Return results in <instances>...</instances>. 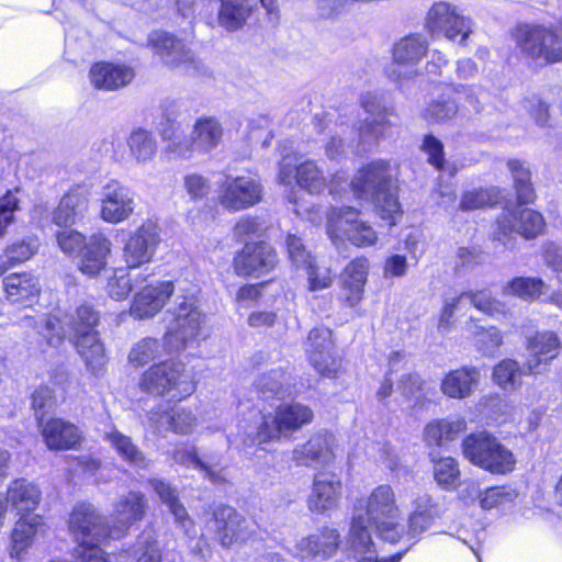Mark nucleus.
Instances as JSON below:
<instances>
[{"mask_svg": "<svg viewBox=\"0 0 562 562\" xmlns=\"http://www.w3.org/2000/svg\"><path fill=\"white\" fill-rule=\"evenodd\" d=\"M355 194L371 201L381 218L394 224V216L400 213V203L395 195V184L389 162L375 160L368 164L351 182Z\"/></svg>", "mask_w": 562, "mask_h": 562, "instance_id": "1", "label": "nucleus"}, {"mask_svg": "<svg viewBox=\"0 0 562 562\" xmlns=\"http://www.w3.org/2000/svg\"><path fill=\"white\" fill-rule=\"evenodd\" d=\"M98 323L99 315L89 305L79 306L76 314L66 323L77 352L92 374H97L106 362L104 346L95 330Z\"/></svg>", "mask_w": 562, "mask_h": 562, "instance_id": "2", "label": "nucleus"}, {"mask_svg": "<svg viewBox=\"0 0 562 562\" xmlns=\"http://www.w3.org/2000/svg\"><path fill=\"white\" fill-rule=\"evenodd\" d=\"M171 314L173 318L164 337V348L168 353L182 350L193 342L201 335L205 318L194 295L177 297Z\"/></svg>", "mask_w": 562, "mask_h": 562, "instance_id": "3", "label": "nucleus"}, {"mask_svg": "<svg viewBox=\"0 0 562 562\" xmlns=\"http://www.w3.org/2000/svg\"><path fill=\"white\" fill-rule=\"evenodd\" d=\"M462 449L465 459L491 473L505 474L515 468L516 460L513 452L486 431L465 437Z\"/></svg>", "mask_w": 562, "mask_h": 562, "instance_id": "4", "label": "nucleus"}, {"mask_svg": "<svg viewBox=\"0 0 562 562\" xmlns=\"http://www.w3.org/2000/svg\"><path fill=\"white\" fill-rule=\"evenodd\" d=\"M357 516L366 519L367 530L373 526L384 541L395 543L403 536V527L395 521L400 510L390 485L374 488L366 502V514H356L353 518Z\"/></svg>", "mask_w": 562, "mask_h": 562, "instance_id": "5", "label": "nucleus"}, {"mask_svg": "<svg viewBox=\"0 0 562 562\" xmlns=\"http://www.w3.org/2000/svg\"><path fill=\"white\" fill-rule=\"evenodd\" d=\"M514 36L521 53L532 60L544 65L562 61V38L551 26L520 24Z\"/></svg>", "mask_w": 562, "mask_h": 562, "instance_id": "6", "label": "nucleus"}, {"mask_svg": "<svg viewBox=\"0 0 562 562\" xmlns=\"http://www.w3.org/2000/svg\"><path fill=\"white\" fill-rule=\"evenodd\" d=\"M313 418L314 413L307 405L301 403L280 405L274 414L262 416L257 428V439L260 443L289 439L293 432L311 424Z\"/></svg>", "mask_w": 562, "mask_h": 562, "instance_id": "7", "label": "nucleus"}, {"mask_svg": "<svg viewBox=\"0 0 562 562\" xmlns=\"http://www.w3.org/2000/svg\"><path fill=\"white\" fill-rule=\"evenodd\" d=\"M427 49L426 41L418 34L401 38L393 47V63L385 69L387 78L398 87L414 79L419 74L417 65Z\"/></svg>", "mask_w": 562, "mask_h": 562, "instance_id": "8", "label": "nucleus"}, {"mask_svg": "<svg viewBox=\"0 0 562 562\" xmlns=\"http://www.w3.org/2000/svg\"><path fill=\"white\" fill-rule=\"evenodd\" d=\"M68 526L78 544L102 543L113 538L112 526L106 518L88 503H79L74 507Z\"/></svg>", "mask_w": 562, "mask_h": 562, "instance_id": "9", "label": "nucleus"}, {"mask_svg": "<svg viewBox=\"0 0 562 562\" xmlns=\"http://www.w3.org/2000/svg\"><path fill=\"white\" fill-rule=\"evenodd\" d=\"M327 231L337 247L344 239L358 247L374 245L378 239L375 231L368 223L359 220L358 212L352 207L344 210L336 220L331 221Z\"/></svg>", "mask_w": 562, "mask_h": 562, "instance_id": "10", "label": "nucleus"}, {"mask_svg": "<svg viewBox=\"0 0 562 562\" xmlns=\"http://www.w3.org/2000/svg\"><path fill=\"white\" fill-rule=\"evenodd\" d=\"M210 522L213 524L217 540L224 548L245 542L256 533L254 524L231 506L216 507Z\"/></svg>", "mask_w": 562, "mask_h": 562, "instance_id": "11", "label": "nucleus"}, {"mask_svg": "<svg viewBox=\"0 0 562 562\" xmlns=\"http://www.w3.org/2000/svg\"><path fill=\"white\" fill-rule=\"evenodd\" d=\"M262 198L261 184L249 177H226L220 190V204L231 212L258 204Z\"/></svg>", "mask_w": 562, "mask_h": 562, "instance_id": "12", "label": "nucleus"}, {"mask_svg": "<svg viewBox=\"0 0 562 562\" xmlns=\"http://www.w3.org/2000/svg\"><path fill=\"white\" fill-rule=\"evenodd\" d=\"M426 27L432 36L443 35L451 41L460 37V43H463L471 32L465 19L447 2L432 4L426 19Z\"/></svg>", "mask_w": 562, "mask_h": 562, "instance_id": "13", "label": "nucleus"}, {"mask_svg": "<svg viewBox=\"0 0 562 562\" xmlns=\"http://www.w3.org/2000/svg\"><path fill=\"white\" fill-rule=\"evenodd\" d=\"M544 221L539 212L531 209L515 210L498 216L494 239L506 243L513 233L526 239L537 237L543 229Z\"/></svg>", "mask_w": 562, "mask_h": 562, "instance_id": "14", "label": "nucleus"}, {"mask_svg": "<svg viewBox=\"0 0 562 562\" xmlns=\"http://www.w3.org/2000/svg\"><path fill=\"white\" fill-rule=\"evenodd\" d=\"M277 265L274 249L265 241L247 243L234 258V269L238 276L260 277Z\"/></svg>", "mask_w": 562, "mask_h": 562, "instance_id": "15", "label": "nucleus"}, {"mask_svg": "<svg viewBox=\"0 0 562 562\" xmlns=\"http://www.w3.org/2000/svg\"><path fill=\"white\" fill-rule=\"evenodd\" d=\"M136 203L134 192L116 182L108 183L102 191L101 218L111 224L126 221L134 213Z\"/></svg>", "mask_w": 562, "mask_h": 562, "instance_id": "16", "label": "nucleus"}, {"mask_svg": "<svg viewBox=\"0 0 562 562\" xmlns=\"http://www.w3.org/2000/svg\"><path fill=\"white\" fill-rule=\"evenodd\" d=\"M160 241L158 227L153 222L144 223L126 241L123 257L130 270L151 260Z\"/></svg>", "mask_w": 562, "mask_h": 562, "instance_id": "17", "label": "nucleus"}, {"mask_svg": "<svg viewBox=\"0 0 562 562\" xmlns=\"http://www.w3.org/2000/svg\"><path fill=\"white\" fill-rule=\"evenodd\" d=\"M184 366L181 362L168 360L156 363L146 370L140 379V389L149 394L165 395L176 390L181 383Z\"/></svg>", "mask_w": 562, "mask_h": 562, "instance_id": "18", "label": "nucleus"}, {"mask_svg": "<svg viewBox=\"0 0 562 562\" xmlns=\"http://www.w3.org/2000/svg\"><path fill=\"white\" fill-rule=\"evenodd\" d=\"M341 493V477L334 472L319 471L314 475L307 507L313 513L331 510L338 507Z\"/></svg>", "mask_w": 562, "mask_h": 562, "instance_id": "19", "label": "nucleus"}, {"mask_svg": "<svg viewBox=\"0 0 562 562\" xmlns=\"http://www.w3.org/2000/svg\"><path fill=\"white\" fill-rule=\"evenodd\" d=\"M149 42L168 67L181 68L186 74L196 69L192 52L181 40L166 32H154Z\"/></svg>", "mask_w": 562, "mask_h": 562, "instance_id": "20", "label": "nucleus"}, {"mask_svg": "<svg viewBox=\"0 0 562 562\" xmlns=\"http://www.w3.org/2000/svg\"><path fill=\"white\" fill-rule=\"evenodd\" d=\"M177 112L175 102H167L164 105V117L167 123L159 132L166 143L165 153L170 159H191L196 148L191 136L187 137L179 133V125L176 123Z\"/></svg>", "mask_w": 562, "mask_h": 562, "instance_id": "21", "label": "nucleus"}, {"mask_svg": "<svg viewBox=\"0 0 562 562\" xmlns=\"http://www.w3.org/2000/svg\"><path fill=\"white\" fill-rule=\"evenodd\" d=\"M331 330L326 327L312 329L307 337V352L312 366L324 376H334L339 364L331 356Z\"/></svg>", "mask_w": 562, "mask_h": 562, "instance_id": "22", "label": "nucleus"}, {"mask_svg": "<svg viewBox=\"0 0 562 562\" xmlns=\"http://www.w3.org/2000/svg\"><path fill=\"white\" fill-rule=\"evenodd\" d=\"M112 252V241L103 233H93L88 237L86 247L78 256V270L89 278L98 277L105 270Z\"/></svg>", "mask_w": 562, "mask_h": 562, "instance_id": "23", "label": "nucleus"}, {"mask_svg": "<svg viewBox=\"0 0 562 562\" xmlns=\"http://www.w3.org/2000/svg\"><path fill=\"white\" fill-rule=\"evenodd\" d=\"M334 436L328 432H317L303 445L292 450V460L297 467L328 464L334 459Z\"/></svg>", "mask_w": 562, "mask_h": 562, "instance_id": "24", "label": "nucleus"}, {"mask_svg": "<svg viewBox=\"0 0 562 562\" xmlns=\"http://www.w3.org/2000/svg\"><path fill=\"white\" fill-rule=\"evenodd\" d=\"M173 290V283L170 281L145 285L136 294L131 314L137 319L153 317L164 307Z\"/></svg>", "mask_w": 562, "mask_h": 562, "instance_id": "25", "label": "nucleus"}, {"mask_svg": "<svg viewBox=\"0 0 562 562\" xmlns=\"http://www.w3.org/2000/svg\"><path fill=\"white\" fill-rule=\"evenodd\" d=\"M147 502L140 492H128L121 497L114 509L113 538H121L128 528L145 516Z\"/></svg>", "mask_w": 562, "mask_h": 562, "instance_id": "26", "label": "nucleus"}, {"mask_svg": "<svg viewBox=\"0 0 562 562\" xmlns=\"http://www.w3.org/2000/svg\"><path fill=\"white\" fill-rule=\"evenodd\" d=\"M88 190L75 186L63 195L57 207L54 210L52 220L58 226H71L80 221L89 206Z\"/></svg>", "mask_w": 562, "mask_h": 562, "instance_id": "27", "label": "nucleus"}, {"mask_svg": "<svg viewBox=\"0 0 562 562\" xmlns=\"http://www.w3.org/2000/svg\"><path fill=\"white\" fill-rule=\"evenodd\" d=\"M560 340L553 331L537 333L527 340L528 360L526 368L528 373L538 374L541 372V366L558 356Z\"/></svg>", "mask_w": 562, "mask_h": 562, "instance_id": "28", "label": "nucleus"}, {"mask_svg": "<svg viewBox=\"0 0 562 562\" xmlns=\"http://www.w3.org/2000/svg\"><path fill=\"white\" fill-rule=\"evenodd\" d=\"M339 544L336 529L324 528L319 533L301 539L296 550L303 560H327L334 555Z\"/></svg>", "mask_w": 562, "mask_h": 562, "instance_id": "29", "label": "nucleus"}, {"mask_svg": "<svg viewBox=\"0 0 562 562\" xmlns=\"http://www.w3.org/2000/svg\"><path fill=\"white\" fill-rule=\"evenodd\" d=\"M135 74L131 67L110 63H97L90 69L92 85L102 90H116L128 85Z\"/></svg>", "mask_w": 562, "mask_h": 562, "instance_id": "30", "label": "nucleus"}, {"mask_svg": "<svg viewBox=\"0 0 562 562\" xmlns=\"http://www.w3.org/2000/svg\"><path fill=\"white\" fill-rule=\"evenodd\" d=\"M480 371L474 367H462L450 371L441 381L442 393L450 397L462 400L469 397L480 381Z\"/></svg>", "mask_w": 562, "mask_h": 562, "instance_id": "31", "label": "nucleus"}, {"mask_svg": "<svg viewBox=\"0 0 562 562\" xmlns=\"http://www.w3.org/2000/svg\"><path fill=\"white\" fill-rule=\"evenodd\" d=\"M176 459L180 462H188L193 468L203 471L204 476L214 484L227 482V464L224 458L218 453H204L200 457L195 450L188 452H177Z\"/></svg>", "mask_w": 562, "mask_h": 562, "instance_id": "32", "label": "nucleus"}, {"mask_svg": "<svg viewBox=\"0 0 562 562\" xmlns=\"http://www.w3.org/2000/svg\"><path fill=\"white\" fill-rule=\"evenodd\" d=\"M361 104L370 117H366L360 127L359 136L362 142L372 143L383 135L387 120L385 109L381 106L376 97L370 92L361 98Z\"/></svg>", "mask_w": 562, "mask_h": 562, "instance_id": "33", "label": "nucleus"}, {"mask_svg": "<svg viewBox=\"0 0 562 562\" xmlns=\"http://www.w3.org/2000/svg\"><path fill=\"white\" fill-rule=\"evenodd\" d=\"M350 548L358 554L363 555L358 562H398L401 555H393L389 559L379 560L370 530H367L366 519L362 516L352 518L349 532Z\"/></svg>", "mask_w": 562, "mask_h": 562, "instance_id": "34", "label": "nucleus"}, {"mask_svg": "<svg viewBox=\"0 0 562 562\" xmlns=\"http://www.w3.org/2000/svg\"><path fill=\"white\" fill-rule=\"evenodd\" d=\"M42 499V493L36 485L24 479L10 483L7 490V502L19 515H31Z\"/></svg>", "mask_w": 562, "mask_h": 562, "instance_id": "35", "label": "nucleus"}, {"mask_svg": "<svg viewBox=\"0 0 562 562\" xmlns=\"http://www.w3.org/2000/svg\"><path fill=\"white\" fill-rule=\"evenodd\" d=\"M42 436L50 450H67L74 448L80 440L78 428L63 419H50L42 424Z\"/></svg>", "mask_w": 562, "mask_h": 562, "instance_id": "36", "label": "nucleus"}, {"mask_svg": "<svg viewBox=\"0 0 562 562\" xmlns=\"http://www.w3.org/2000/svg\"><path fill=\"white\" fill-rule=\"evenodd\" d=\"M148 485L159 496L162 504H165L169 512L175 517L176 524H178L187 535L193 530V521L189 517L186 507L179 501L178 492L169 483L159 479H149Z\"/></svg>", "mask_w": 562, "mask_h": 562, "instance_id": "37", "label": "nucleus"}, {"mask_svg": "<svg viewBox=\"0 0 562 562\" xmlns=\"http://www.w3.org/2000/svg\"><path fill=\"white\" fill-rule=\"evenodd\" d=\"M367 274L368 260L364 258H357L346 267L344 273V295L345 301L350 307L357 306L362 300Z\"/></svg>", "mask_w": 562, "mask_h": 562, "instance_id": "38", "label": "nucleus"}, {"mask_svg": "<svg viewBox=\"0 0 562 562\" xmlns=\"http://www.w3.org/2000/svg\"><path fill=\"white\" fill-rule=\"evenodd\" d=\"M7 300L11 304L31 305L38 295L40 288L36 281L27 274H10L3 279Z\"/></svg>", "mask_w": 562, "mask_h": 562, "instance_id": "39", "label": "nucleus"}, {"mask_svg": "<svg viewBox=\"0 0 562 562\" xmlns=\"http://www.w3.org/2000/svg\"><path fill=\"white\" fill-rule=\"evenodd\" d=\"M150 419L157 425L158 429L172 430L178 434L190 432L196 422L191 411L181 407L153 412Z\"/></svg>", "mask_w": 562, "mask_h": 562, "instance_id": "40", "label": "nucleus"}, {"mask_svg": "<svg viewBox=\"0 0 562 562\" xmlns=\"http://www.w3.org/2000/svg\"><path fill=\"white\" fill-rule=\"evenodd\" d=\"M196 153L206 154L218 146L223 137L221 124L213 117L198 120L191 133Z\"/></svg>", "mask_w": 562, "mask_h": 562, "instance_id": "41", "label": "nucleus"}, {"mask_svg": "<svg viewBox=\"0 0 562 562\" xmlns=\"http://www.w3.org/2000/svg\"><path fill=\"white\" fill-rule=\"evenodd\" d=\"M44 529L45 526L42 516H21L12 531V552L20 558L21 553L32 544L34 537L38 533H43Z\"/></svg>", "mask_w": 562, "mask_h": 562, "instance_id": "42", "label": "nucleus"}, {"mask_svg": "<svg viewBox=\"0 0 562 562\" xmlns=\"http://www.w3.org/2000/svg\"><path fill=\"white\" fill-rule=\"evenodd\" d=\"M438 515L436 505L428 494H423L415 499V508L408 518L407 535L414 539L426 531Z\"/></svg>", "mask_w": 562, "mask_h": 562, "instance_id": "43", "label": "nucleus"}, {"mask_svg": "<svg viewBox=\"0 0 562 562\" xmlns=\"http://www.w3.org/2000/svg\"><path fill=\"white\" fill-rule=\"evenodd\" d=\"M252 11L249 0H221L218 24L229 32L244 26Z\"/></svg>", "mask_w": 562, "mask_h": 562, "instance_id": "44", "label": "nucleus"}, {"mask_svg": "<svg viewBox=\"0 0 562 562\" xmlns=\"http://www.w3.org/2000/svg\"><path fill=\"white\" fill-rule=\"evenodd\" d=\"M127 146L131 156L137 164L145 165L153 160L157 153V140L150 131L142 127L134 128L128 138Z\"/></svg>", "mask_w": 562, "mask_h": 562, "instance_id": "45", "label": "nucleus"}, {"mask_svg": "<svg viewBox=\"0 0 562 562\" xmlns=\"http://www.w3.org/2000/svg\"><path fill=\"white\" fill-rule=\"evenodd\" d=\"M512 173L514 188L519 204L532 203L536 199V192L531 182V172L525 162L512 159L507 162Z\"/></svg>", "mask_w": 562, "mask_h": 562, "instance_id": "46", "label": "nucleus"}, {"mask_svg": "<svg viewBox=\"0 0 562 562\" xmlns=\"http://www.w3.org/2000/svg\"><path fill=\"white\" fill-rule=\"evenodd\" d=\"M106 439L116 452L130 464L146 469L150 461L145 454L138 449L132 439L120 431H111L106 434Z\"/></svg>", "mask_w": 562, "mask_h": 562, "instance_id": "47", "label": "nucleus"}, {"mask_svg": "<svg viewBox=\"0 0 562 562\" xmlns=\"http://www.w3.org/2000/svg\"><path fill=\"white\" fill-rule=\"evenodd\" d=\"M464 429L465 423L463 420H434L425 428V439L429 445L441 446L454 440Z\"/></svg>", "mask_w": 562, "mask_h": 562, "instance_id": "48", "label": "nucleus"}, {"mask_svg": "<svg viewBox=\"0 0 562 562\" xmlns=\"http://www.w3.org/2000/svg\"><path fill=\"white\" fill-rule=\"evenodd\" d=\"M132 557L135 562H162V550L154 530L145 529L136 538Z\"/></svg>", "mask_w": 562, "mask_h": 562, "instance_id": "49", "label": "nucleus"}, {"mask_svg": "<svg viewBox=\"0 0 562 562\" xmlns=\"http://www.w3.org/2000/svg\"><path fill=\"white\" fill-rule=\"evenodd\" d=\"M40 243L35 237H26L9 245L1 259L2 270L22 263L32 258L38 250Z\"/></svg>", "mask_w": 562, "mask_h": 562, "instance_id": "50", "label": "nucleus"}, {"mask_svg": "<svg viewBox=\"0 0 562 562\" xmlns=\"http://www.w3.org/2000/svg\"><path fill=\"white\" fill-rule=\"evenodd\" d=\"M288 376L281 369L262 373L256 381V387L265 400L283 397L289 392Z\"/></svg>", "mask_w": 562, "mask_h": 562, "instance_id": "51", "label": "nucleus"}, {"mask_svg": "<svg viewBox=\"0 0 562 562\" xmlns=\"http://www.w3.org/2000/svg\"><path fill=\"white\" fill-rule=\"evenodd\" d=\"M295 170L297 184L310 193H319L326 188L324 172L314 161L306 160L300 164Z\"/></svg>", "mask_w": 562, "mask_h": 562, "instance_id": "52", "label": "nucleus"}, {"mask_svg": "<svg viewBox=\"0 0 562 562\" xmlns=\"http://www.w3.org/2000/svg\"><path fill=\"white\" fill-rule=\"evenodd\" d=\"M459 111L457 101L451 97L450 91L442 93L432 100L424 112V117L434 123H441L452 120Z\"/></svg>", "mask_w": 562, "mask_h": 562, "instance_id": "53", "label": "nucleus"}, {"mask_svg": "<svg viewBox=\"0 0 562 562\" xmlns=\"http://www.w3.org/2000/svg\"><path fill=\"white\" fill-rule=\"evenodd\" d=\"M544 283L539 278L517 277L510 280L503 290L505 295L518 296L522 300H536L541 293Z\"/></svg>", "mask_w": 562, "mask_h": 562, "instance_id": "54", "label": "nucleus"}, {"mask_svg": "<svg viewBox=\"0 0 562 562\" xmlns=\"http://www.w3.org/2000/svg\"><path fill=\"white\" fill-rule=\"evenodd\" d=\"M493 380L504 390H515L521 383L519 363L512 359L502 360L493 371Z\"/></svg>", "mask_w": 562, "mask_h": 562, "instance_id": "55", "label": "nucleus"}, {"mask_svg": "<svg viewBox=\"0 0 562 562\" xmlns=\"http://www.w3.org/2000/svg\"><path fill=\"white\" fill-rule=\"evenodd\" d=\"M161 353V346L156 338L146 337L136 342L130 353L128 360L136 367L144 366Z\"/></svg>", "mask_w": 562, "mask_h": 562, "instance_id": "56", "label": "nucleus"}, {"mask_svg": "<svg viewBox=\"0 0 562 562\" xmlns=\"http://www.w3.org/2000/svg\"><path fill=\"white\" fill-rule=\"evenodd\" d=\"M434 475L439 485L445 488H454L460 481V470L457 460L447 457L435 461Z\"/></svg>", "mask_w": 562, "mask_h": 562, "instance_id": "57", "label": "nucleus"}, {"mask_svg": "<svg viewBox=\"0 0 562 562\" xmlns=\"http://www.w3.org/2000/svg\"><path fill=\"white\" fill-rule=\"evenodd\" d=\"M498 200V192L495 189H474L462 194L460 210L474 211L494 205Z\"/></svg>", "mask_w": 562, "mask_h": 562, "instance_id": "58", "label": "nucleus"}, {"mask_svg": "<svg viewBox=\"0 0 562 562\" xmlns=\"http://www.w3.org/2000/svg\"><path fill=\"white\" fill-rule=\"evenodd\" d=\"M472 335L476 347L484 355H493L503 344V335L501 330L494 326L485 328L474 325Z\"/></svg>", "mask_w": 562, "mask_h": 562, "instance_id": "59", "label": "nucleus"}, {"mask_svg": "<svg viewBox=\"0 0 562 562\" xmlns=\"http://www.w3.org/2000/svg\"><path fill=\"white\" fill-rule=\"evenodd\" d=\"M139 277V273L133 274L132 270L130 272H125L123 269L115 270L108 283L110 296L117 301L125 299L134 288L132 282L137 283Z\"/></svg>", "mask_w": 562, "mask_h": 562, "instance_id": "60", "label": "nucleus"}, {"mask_svg": "<svg viewBox=\"0 0 562 562\" xmlns=\"http://www.w3.org/2000/svg\"><path fill=\"white\" fill-rule=\"evenodd\" d=\"M55 405L53 391L47 386L36 389L32 394V408L38 426L44 424L45 417L50 413Z\"/></svg>", "mask_w": 562, "mask_h": 562, "instance_id": "61", "label": "nucleus"}, {"mask_svg": "<svg viewBox=\"0 0 562 562\" xmlns=\"http://www.w3.org/2000/svg\"><path fill=\"white\" fill-rule=\"evenodd\" d=\"M56 239L61 251L69 256H79L88 241L85 235L74 229L58 232Z\"/></svg>", "mask_w": 562, "mask_h": 562, "instance_id": "62", "label": "nucleus"}, {"mask_svg": "<svg viewBox=\"0 0 562 562\" xmlns=\"http://www.w3.org/2000/svg\"><path fill=\"white\" fill-rule=\"evenodd\" d=\"M468 297L470 304L485 314L495 315L505 311V305L485 291L468 292Z\"/></svg>", "mask_w": 562, "mask_h": 562, "instance_id": "63", "label": "nucleus"}, {"mask_svg": "<svg viewBox=\"0 0 562 562\" xmlns=\"http://www.w3.org/2000/svg\"><path fill=\"white\" fill-rule=\"evenodd\" d=\"M286 249L290 260L297 268H304L306 266H310V263L312 262L310 251H307L305 245L303 244L300 237L291 234L288 235Z\"/></svg>", "mask_w": 562, "mask_h": 562, "instance_id": "64", "label": "nucleus"}]
</instances>
